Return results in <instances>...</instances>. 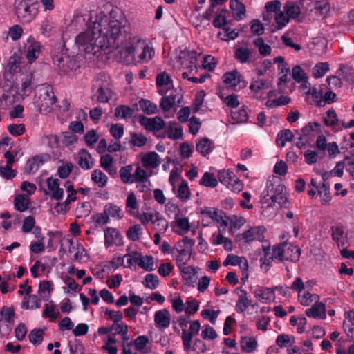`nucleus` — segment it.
Returning a JSON list of instances; mask_svg holds the SVG:
<instances>
[{
	"instance_id": "19",
	"label": "nucleus",
	"mask_w": 354,
	"mask_h": 354,
	"mask_svg": "<svg viewBox=\"0 0 354 354\" xmlns=\"http://www.w3.org/2000/svg\"><path fill=\"white\" fill-rule=\"evenodd\" d=\"M230 8L236 20L240 21L245 17V6L239 0H231Z\"/></svg>"
},
{
	"instance_id": "7",
	"label": "nucleus",
	"mask_w": 354,
	"mask_h": 354,
	"mask_svg": "<svg viewBox=\"0 0 354 354\" xmlns=\"http://www.w3.org/2000/svg\"><path fill=\"white\" fill-rule=\"evenodd\" d=\"M15 8L16 15L21 22L27 24L33 19L34 14L32 13L28 0H15Z\"/></svg>"
},
{
	"instance_id": "12",
	"label": "nucleus",
	"mask_w": 354,
	"mask_h": 354,
	"mask_svg": "<svg viewBox=\"0 0 354 354\" xmlns=\"http://www.w3.org/2000/svg\"><path fill=\"white\" fill-rule=\"evenodd\" d=\"M266 228L263 226L252 227L245 230L241 236L246 243L254 241H262L264 239Z\"/></svg>"
},
{
	"instance_id": "35",
	"label": "nucleus",
	"mask_w": 354,
	"mask_h": 354,
	"mask_svg": "<svg viewBox=\"0 0 354 354\" xmlns=\"http://www.w3.org/2000/svg\"><path fill=\"white\" fill-rule=\"evenodd\" d=\"M43 163L44 160L41 156H35L31 160L27 161L25 166L26 171L29 174H34L39 169Z\"/></svg>"
},
{
	"instance_id": "49",
	"label": "nucleus",
	"mask_w": 354,
	"mask_h": 354,
	"mask_svg": "<svg viewBox=\"0 0 354 354\" xmlns=\"http://www.w3.org/2000/svg\"><path fill=\"white\" fill-rule=\"evenodd\" d=\"M91 220L92 223L93 224L95 228H97L99 227H101L102 225H104L107 224L110 218H108V216L106 215L104 212L101 213H97L95 214H93L91 217Z\"/></svg>"
},
{
	"instance_id": "63",
	"label": "nucleus",
	"mask_w": 354,
	"mask_h": 354,
	"mask_svg": "<svg viewBox=\"0 0 354 354\" xmlns=\"http://www.w3.org/2000/svg\"><path fill=\"white\" fill-rule=\"evenodd\" d=\"M150 176L151 174H149L146 170L138 165L133 172L134 183H136V181H147Z\"/></svg>"
},
{
	"instance_id": "2",
	"label": "nucleus",
	"mask_w": 354,
	"mask_h": 354,
	"mask_svg": "<svg viewBox=\"0 0 354 354\" xmlns=\"http://www.w3.org/2000/svg\"><path fill=\"white\" fill-rule=\"evenodd\" d=\"M103 38L94 28V21H93V25L88 30L77 36L75 44L79 50L85 53L96 55L101 50L105 48L104 39Z\"/></svg>"
},
{
	"instance_id": "10",
	"label": "nucleus",
	"mask_w": 354,
	"mask_h": 354,
	"mask_svg": "<svg viewBox=\"0 0 354 354\" xmlns=\"http://www.w3.org/2000/svg\"><path fill=\"white\" fill-rule=\"evenodd\" d=\"M123 245V239L120 233L115 228L106 227L104 230V245L109 248L113 245Z\"/></svg>"
},
{
	"instance_id": "9",
	"label": "nucleus",
	"mask_w": 354,
	"mask_h": 354,
	"mask_svg": "<svg viewBox=\"0 0 354 354\" xmlns=\"http://www.w3.org/2000/svg\"><path fill=\"white\" fill-rule=\"evenodd\" d=\"M140 124L149 131H158L165 127V122L161 117L147 118L141 115L139 118Z\"/></svg>"
},
{
	"instance_id": "24",
	"label": "nucleus",
	"mask_w": 354,
	"mask_h": 354,
	"mask_svg": "<svg viewBox=\"0 0 354 354\" xmlns=\"http://www.w3.org/2000/svg\"><path fill=\"white\" fill-rule=\"evenodd\" d=\"M104 212L109 218L120 220L123 217L122 209L113 203H109L104 207Z\"/></svg>"
},
{
	"instance_id": "50",
	"label": "nucleus",
	"mask_w": 354,
	"mask_h": 354,
	"mask_svg": "<svg viewBox=\"0 0 354 354\" xmlns=\"http://www.w3.org/2000/svg\"><path fill=\"white\" fill-rule=\"evenodd\" d=\"M15 209L19 212H24L28 208L29 200L25 195H18L14 200Z\"/></svg>"
},
{
	"instance_id": "5",
	"label": "nucleus",
	"mask_w": 354,
	"mask_h": 354,
	"mask_svg": "<svg viewBox=\"0 0 354 354\" xmlns=\"http://www.w3.org/2000/svg\"><path fill=\"white\" fill-rule=\"evenodd\" d=\"M300 254V249L291 243L284 242L273 247L274 257L280 261L297 262L299 259Z\"/></svg>"
},
{
	"instance_id": "62",
	"label": "nucleus",
	"mask_w": 354,
	"mask_h": 354,
	"mask_svg": "<svg viewBox=\"0 0 354 354\" xmlns=\"http://www.w3.org/2000/svg\"><path fill=\"white\" fill-rule=\"evenodd\" d=\"M177 196L183 201H186L190 197L189 188L187 183L184 180H181V184L178 189Z\"/></svg>"
},
{
	"instance_id": "28",
	"label": "nucleus",
	"mask_w": 354,
	"mask_h": 354,
	"mask_svg": "<svg viewBox=\"0 0 354 354\" xmlns=\"http://www.w3.org/2000/svg\"><path fill=\"white\" fill-rule=\"evenodd\" d=\"M119 176L121 181L124 184L134 183L133 165H127L122 167L119 171Z\"/></svg>"
},
{
	"instance_id": "32",
	"label": "nucleus",
	"mask_w": 354,
	"mask_h": 354,
	"mask_svg": "<svg viewBox=\"0 0 354 354\" xmlns=\"http://www.w3.org/2000/svg\"><path fill=\"white\" fill-rule=\"evenodd\" d=\"M183 281H185V283L190 284L194 282L195 281V275L197 273V268H193L190 266L178 267Z\"/></svg>"
},
{
	"instance_id": "11",
	"label": "nucleus",
	"mask_w": 354,
	"mask_h": 354,
	"mask_svg": "<svg viewBox=\"0 0 354 354\" xmlns=\"http://www.w3.org/2000/svg\"><path fill=\"white\" fill-rule=\"evenodd\" d=\"M285 187L282 185L270 184L268 186L267 195L270 196L272 202L282 205L287 201L286 194L283 193Z\"/></svg>"
},
{
	"instance_id": "27",
	"label": "nucleus",
	"mask_w": 354,
	"mask_h": 354,
	"mask_svg": "<svg viewBox=\"0 0 354 354\" xmlns=\"http://www.w3.org/2000/svg\"><path fill=\"white\" fill-rule=\"evenodd\" d=\"M155 51L153 47L150 46L145 40H143V48L137 59V64H144L149 62L154 56Z\"/></svg>"
},
{
	"instance_id": "58",
	"label": "nucleus",
	"mask_w": 354,
	"mask_h": 354,
	"mask_svg": "<svg viewBox=\"0 0 354 354\" xmlns=\"http://www.w3.org/2000/svg\"><path fill=\"white\" fill-rule=\"evenodd\" d=\"M44 333V330L41 329L32 330L28 335L30 342L35 346L40 345L43 341Z\"/></svg>"
},
{
	"instance_id": "22",
	"label": "nucleus",
	"mask_w": 354,
	"mask_h": 354,
	"mask_svg": "<svg viewBox=\"0 0 354 354\" xmlns=\"http://www.w3.org/2000/svg\"><path fill=\"white\" fill-rule=\"evenodd\" d=\"M213 148L212 141L206 137L198 139L196 145V151L203 156L211 153Z\"/></svg>"
},
{
	"instance_id": "39",
	"label": "nucleus",
	"mask_w": 354,
	"mask_h": 354,
	"mask_svg": "<svg viewBox=\"0 0 354 354\" xmlns=\"http://www.w3.org/2000/svg\"><path fill=\"white\" fill-rule=\"evenodd\" d=\"M298 298L300 304L304 306H310L313 302L317 303L319 300V296L317 294H311L305 292L304 294H298Z\"/></svg>"
},
{
	"instance_id": "34",
	"label": "nucleus",
	"mask_w": 354,
	"mask_h": 354,
	"mask_svg": "<svg viewBox=\"0 0 354 354\" xmlns=\"http://www.w3.org/2000/svg\"><path fill=\"white\" fill-rule=\"evenodd\" d=\"M151 224L152 228L158 232H165L168 228L167 221L157 212Z\"/></svg>"
},
{
	"instance_id": "52",
	"label": "nucleus",
	"mask_w": 354,
	"mask_h": 354,
	"mask_svg": "<svg viewBox=\"0 0 354 354\" xmlns=\"http://www.w3.org/2000/svg\"><path fill=\"white\" fill-rule=\"evenodd\" d=\"M317 192L322 196V203L326 205L330 200V186L328 183H322V186L319 187Z\"/></svg>"
},
{
	"instance_id": "45",
	"label": "nucleus",
	"mask_w": 354,
	"mask_h": 354,
	"mask_svg": "<svg viewBox=\"0 0 354 354\" xmlns=\"http://www.w3.org/2000/svg\"><path fill=\"white\" fill-rule=\"evenodd\" d=\"M138 265L146 271H152L154 270L153 259L151 256L143 257L140 253H139Z\"/></svg>"
},
{
	"instance_id": "14",
	"label": "nucleus",
	"mask_w": 354,
	"mask_h": 354,
	"mask_svg": "<svg viewBox=\"0 0 354 354\" xmlns=\"http://www.w3.org/2000/svg\"><path fill=\"white\" fill-rule=\"evenodd\" d=\"M141 161L143 167L145 169L156 168L160 164V158L155 151H150L142 156Z\"/></svg>"
},
{
	"instance_id": "40",
	"label": "nucleus",
	"mask_w": 354,
	"mask_h": 354,
	"mask_svg": "<svg viewBox=\"0 0 354 354\" xmlns=\"http://www.w3.org/2000/svg\"><path fill=\"white\" fill-rule=\"evenodd\" d=\"M52 284L48 281H44L39 283L38 294L44 300L48 301L53 290Z\"/></svg>"
},
{
	"instance_id": "41",
	"label": "nucleus",
	"mask_w": 354,
	"mask_h": 354,
	"mask_svg": "<svg viewBox=\"0 0 354 354\" xmlns=\"http://www.w3.org/2000/svg\"><path fill=\"white\" fill-rule=\"evenodd\" d=\"M253 44L258 48L261 55L266 57L270 55L272 48L268 44H265L263 38L258 37L255 39L253 41Z\"/></svg>"
},
{
	"instance_id": "20",
	"label": "nucleus",
	"mask_w": 354,
	"mask_h": 354,
	"mask_svg": "<svg viewBox=\"0 0 354 354\" xmlns=\"http://www.w3.org/2000/svg\"><path fill=\"white\" fill-rule=\"evenodd\" d=\"M29 45L27 47L26 58L29 63L34 62L39 55L41 44L34 39H28Z\"/></svg>"
},
{
	"instance_id": "61",
	"label": "nucleus",
	"mask_w": 354,
	"mask_h": 354,
	"mask_svg": "<svg viewBox=\"0 0 354 354\" xmlns=\"http://www.w3.org/2000/svg\"><path fill=\"white\" fill-rule=\"evenodd\" d=\"M42 145H48L51 149L57 148L59 145L58 137L55 135H46L41 138Z\"/></svg>"
},
{
	"instance_id": "25",
	"label": "nucleus",
	"mask_w": 354,
	"mask_h": 354,
	"mask_svg": "<svg viewBox=\"0 0 354 354\" xmlns=\"http://www.w3.org/2000/svg\"><path fill=\"white\" fill-rule=\"evenodd\" d=\"M254 294L259 301L265 302H270L275 298L273 287L256 289Z\"/></svg>"
},
{
	"instance_id": "57",
	"label": "nucleus",
	"mask_w": 354,
	"mask_h": 354,
	"mask_svg": "<svg viewBox=\"0 0 354 354\" xmlns=\"http://www.w3.org/2000/svg\"><path fill=\"white\" fill-rule=\"evenodd\" d=\"M329 71L327 62H319L313 68V75L315 78L323 77Z\"/></svg>"
},
{
	"instance_id": "64",
	"label": "nucleus",
	"mask_w": 354,
	"mask_h": 354,
	"mask_svg": "<svg viewBox=\"0 0 354 354\" xmlns=\"http://www.w3.org/2000/svg\"><path fill=\"white\" fill-rule=\"evenodd\" d=\"M284 10L287 16L289 17L295 18L298 17L300 13L299 7L289 1L286 3Z\"/></svg>"
},
{
	"instance_id": "31",
	"label": "nucleus",
	"mask_w": 354,
	"mask_h": 354,
	"mask_svg": "<svg viewBox=\"0 0 354 354\" xmlns=\"http://www.w3.org/2000/svg\"><path fill=\"white\" fill-rule=\"evenodd\" d=\"M252 50L247 47H238L234 49V57L241 64L247 63L250 61Z\"/></svg>"
},
{
	"instance_id": "46",
	"label": "nucleus",
	"mask_w": 354,
	"mask_h": 354,
	"mask_svg": "<svg viewBox=\"0 0 354 354\" xmlns=\"http://www.w3.org/2000/svg\"><path fill=\"white\" fill-rule=\"evenodd\" d=\"M333 239L338 244H344L345 237L344 230L341 225L331 227L330 229Z\"/></svg>"
},
{
	"instance_id": "13",
	"label": "nucleus",
	"mask_w": 354,
	"mask_h": 354,
	"mask_svg": "<svg viewBox=\"0 0 354 354\" xmlns=\"http://www.w3.org/2000/svg\"><path fill=\"white\" fill-rule=\"evenodd\" d=\"M154 322L157 328L165 329L168 328L171 322V315L167 309H162L154 314Z\"/></svg>"
},
{
	"instance_id": "6",
	"label": "nucleus",
	"mask_w": 354,
	"mask_h": 354,
	"mask_svg": "<svg viewBox=\"0 0 354 354\" xmlns=\"http://www.w3.org/2000/svg\"><path fill=\"white\" fill-rule=\"evenodd\" d=\"M53 60L60 73L68 74L78 67L75 59L65 54L56 55Z\"/></svg>"
},
{
	"instance_id": "18",
	"label": "nucleus",
	"mask_w": 354,
	"mask_h": 354,
	"mask_svg": "<svg viewBox=\"0 0 354 354\" xmlns=\"http://www.w3.org/2000/svg\"><path fill=\"white\" fill-rule=\"evenodd\" d=\"M305 313L308 317L315 319H325L326 316L325 305L321 302L315 303L311 308L306 309Z\"/></svg>"
},
{
	"instance_id": "42",
	"label": "nucleus",
	"mask_w": 354,
	"mask_h": 354,
	"mask_svg": "<svg viewBox=\"0 0 354 354\" xmlns=\"http://www.w3.org/2000/svg\"><path fill=\"white\" fill-rule=\"evenodd\" d=\"M330 9L329 3L325 0L317 2L315 7L316 15L322 17L323 19H325L328 15Z\"/></svg>"
},
{
	"instance_id": "36",
	"label": "nucleus",
	"mask_w": 354,
	"mask_h": 354,
	"mask_svg": "<svg viewBox=\"0 0 354 354\" xmlns=\"http://www.w3.org/2000/svg\"><path fill=\"white\" fill-rule=\"evenodd\" d=\"M293 133L289 129H283L280 131L276 138V143L277 146L283 147L287 142H290L293 139Z\"/></svg>"
},
{
	"instance_id": "26",
	"label": "nucleus",
	"mask_w": 354,
	"mask_h": 354,
	"mask_svg": "<svg viewBox=\"0 0 354 354\" xmlns=\"http://www.w3.org/2000/svg\"><path fill=\"white\" fill-rule=\"evenodd\" d=\"M250 306H252V301L247 297V292L245 290H241L235 306L236 311L239 313H243Z\"/></svg>"
},
{
	"instance_id": "17",
	"label": "nucleus",
	"mask_w": 354,
	"mask_h": 354,
	"mask_svg": "<svg viewBox=\"0 0 354 354\" xmlns=\"http://www.w3.org/2000/svg\"><path fill=\"white\" fill-rule=\"evenodd\" d=\"M138 110L137 104H135L133 107L127 105H119L115 107L114 115L118 119L127 120L132 117L135 111Z\"/></svg>"
},
{
	"instance_id": "1",
	"label": "nucleus",
	"mask_w": 354,
	"mask_h": 354,
	"mask_svg": "<svg viewBox=\"0 0 354 354\" xmlns=\"http://www.w3.org/2000/svg\"><path fill=\"white\" fill-rule=\"evenodd\" d=\"M108 17L104 12L96 16L94 21V28L98 32L101 37H104L105 48L113 43L120 35L125 32V25L120 19H115L112 16Z\"/></svg>"
},
{
	"instance_id": "54",
	"label": "nucleus",
	"mask_w": 354,
	"mask_h": 354,
	"mask_svg": "<svg viewBox=\"0 0 354 354\" xmlns=\"http://www.w3.org/2000/svg\"><path fill=\"white\" fill-rule=\"evenodd\" d=\"M227 10L222 9L219 11V12L214 17L212 24L214 27L217 28H223L224 26L227 24Z\"/></svg>"
},
{
	"instance_id": "44",
	"label": "nucleus",
	"mask_w": 354,
	"mask_h": 354,
	"mask_svg": "<svg viewBox=\"0 0 354 354\" xmlns=\"http://www.w3.org/2000/svg\"><path fill=\"white\" fill-rule=\"evenodd\" d=\"M232 118L236 124L246 123L248 120V114L245 106L238 111L232 112Z\"/></svg>"
},
{
	"instance_id": "51",
	"label": "nucleus",
	"mask_w": 354,
	"mask_h": 354,
	"mask_svg": "<svg viewBox=\"0 0 354 354\" xmlns=\"http://www.w3.org/2000/svg\"><path fill=\"white\" fill-rule=\"evenodd\" d=\"M142 234V227L136 224L129 227L127 232V236L129 240L137 241L140 239Z\"/></svg>"
},
{
	"instance_id": "29",
	"label": "nucleus",
	"mask_w": 354,
	"mask_h": 354,
	"mask_svg": "<svg viewBox=\"0 0 354 354\" xmlns=\"http://www.w3.org/2000/svg\"><path fill=\"white\" fill-rule=\"evenodd\" d=\"M242 76L237 71L225 73L223 76V82L232 87H235L240 84Z\"/></svg>"
},
{
	"instance_id": "38",
	"label": "nucleus",
	"mask_w": 354,
	"mask_h": 354,
	"mask_svg": "<svg viewBox=\"0 0 354 354\" xmlns=\"http://www.w3.org/2000/svg\"><path fill=\"white\" fill-rule=\"evenodd\" d=\"M127 211L131 216L136 215V210L138 209V205L134 192H131L128 194L125 201Z\"/></svg>"
},
{
	"instance_id": "3",
	"label": "nucleus",
	"mask_w": 354,
	"mask_h": 354,
	"mask_svg": "<svg viewBox=\"0 0 354 354\" xmlns=\"http://www.w3.org/2000/svg\"><path fill=\"white\" fill-rule=\"evenodd\" d=\"M57 102L53 87L50 85L43 84L37 91L34 102L35 107L41 113H48L53 109Z\"/></svg>"
},
{
	"instance_id": "37",
	"label": "nucleus",
	"mask_w": 354,
	"mask_h": 354,
	"mask_svg": "<svg viewBox=\"0 0 354 354\" xmlns=\"http://www.w3.org/2000/svg\"><path fill=\"white\" fill-rule=\"evenodd\" d=\"M141 110L147 115H152L158 113V106L146 99H141L138 102Z\"/></svg>"
},
{
	"instance_id": "43",
	"label": "nucleus",
	"mask_w": 354,
	"mask_h": 354,
	"mask_svg": "<svg viewBox=\"0 0 354 354\" xmlns=\"http://www.w3.org/2000/svg\"><path fill=\"white\" fill-rule=\"evenodd\" d=\"M294 343L295 337L285 333L279 335L276 339V344L280 348L292 346Z\"/></svg>"
},
{
	"instance_id": "53",
	"label": "nucleus",
	"mask_w": 354,
	"mask_h": 354,
	"mask_svg": "<svg viewBox=\"0 0 354 354\" xmlns=\"http://www.w3.org/2000/svg\"><path fill=\"white\" fill-rule=\"evenodd\" d=\"M199 183L201 185L212 188L216 187L218 184V181L214 174L209 172L204 173Z\"/></svg>"
},
{
	"instance_id": "23",
	"label": "nucleus",
	"mask_w": 354,
	"mask_h": 354,
	"mask_svg": "<svg viewBox=\"0 0 354 354\" xmlns=\"http://www.w3.org/2000/svg\"><path fill=\"white\" fill-rule=\"evenodd\" d=\"M165 133L167 137L171 140H177L182 137L183 129L178 124L174 121H170L166 127Z\"/></svg>"
},
{
	"instance_id": "56",
	"label": "nucleus",
	"mask_w": 354,
	"mask_h": 354,
	"mask_svg": "<svg viewBox=\"0 0 354 354\" xmlns=\"http://www.w3.org/2000/svg\"><path fill=\"white\" fill-rule=\"evenodd\" d=\"M58 315L59 312L56 309V306L53 301H50L49 303L45 304L44 310L43 311V317L46 318L48 317L55 320Z\"/></svg>"
},
{
	"instance_id": "59",
	"label": "nucleus",
	"mask_w": 354,
	"mask_h": 354,
	"mask_svg": "<svg viewBox=\"0 0 354 354\" xmlns=\"http://www.w3.org/2000/svg\"><path fill=\"white\" fill-rule=\"evenodd\" d=\"M144 286L151 290L156 289L159 285V279L157 275L153 274H147L145 277L143 281Z\"/></svg>"
},
{
	"instance_id": "47",
	"label": "nucleus",
	"mask_w": 354,
	"mask_h": 354,
	"mask_svg": "<svg viewBox=\"0 0 354 354\" xmlns=\"http://www.w3.org/2000/svg\"><path fill=\"white\" fill-rule=\"evenodd\" d=\"M91 180L97 184L99 187H104L107 183L108 178L102 171L95 169L91 174Z\"/></svg>"
},
{
	"instance_id": "55",
	"label": "nucleus",
	"mask_w": 354,
	"mask_h": 354,
	"mask_svg": "<svg viewBox=\"0 0 354 354\" xmlns=\"http://www.w3.org/2000/svg\"><path fill=\"white\" fill-rule=\"evenodd\" d=\"M271 86V84L266 80L258 79L252 81L250 86V89L254 92H259L263 89H268Z\"/></svg>"
},
{
	"instance_id": "4",
	"label": "nucleus",
	"mask_w": 354,
	"mask_h": 354,
	"mask_svg": "<svg viewBox=\"0 0 354 354\" xmlns=\"http://www.w3.org/2000/svg\"><path fill=\"white\" fill-rule=\"evenodd\" d=\"M194 243V241L189 237H185L176 243L172 249V255L178 267H183L189 262Z\"/></svg>"
},
{
	"instance_id": "30",
	"label": "nucleus",
	"mask_w": 354,
	"mask_h": 354,
	"mask_svg": "<svg viewBox=\"0 0 354 354\" xmlns=\"http://www.w3.org/2000/svg\"><path fill=\"white\" fill-rule=\"evenodd\" d=\"M239 266L242 269H248V262L244 258L239 257L232 254H228L223 262L224 266Z\"/></svg>"
},
{
	"instance_id": "48",
	"label": "nucleus",
	"mask_w": 354,
	"mask_h": 354,
	"mask_svg": "<svg viewBox=\"0 0 354 354\" xmlns=\"http://www.w3.org/2000/svg\"><path fill=\"white\" fill-rule=\"evenodd\" d=\"M337 73L349 83H354V69L351 67L342 65L338 69Z\"/></svg>"
},
{
	"instance_id": "16",
	"label": "nucleus",
	"mask_w": 354,
	"mask_h": 354,
	"mask_svg": "<svg viewBox=\"0 0 354 354\" xmlns=\"http://www.w3.org/2000/svg\"><path fill=\"white\" fill-rule=\"evenodd\" d=\"M48 189L51 193V198L53 199L59 201L61 200L64 195V190L59 187V180L53 177L47 179Z\"/></svg>"
},
{
	"instance_id": "33",
	"label": "nucleus",
	"mask_w": 354,
	"mask_h": 354,
	"mask_svg": "<svg viewBox=\"0 0 354 354\" xmlns=\"http://www.w3.org/2000/svg\"><path fill=\"white\" fill-rule=\"evenodd\" d=\"M41 306V301L36 295H29L23 298L21 306L24 309H37Z\"/></svg>"
},
{
	"instance_id": "8",
	"label": "nucleus",
	"mask_w": 354,
	"mask_h": 354,
	"mask_svg": "<svg viewBox=\"0 0 354 354\" xmlns=\"http://www.w3.org/2000/svg\"><path fill=\"white\" fill-rule=\"evenodd\" d=\"M183 95L176 90H171L169 95L163 96L160 101V107L164 111H169L174 106L180 104Z\"/></svg>"
},
{
	"instance_id": "21",
	"label": "nucleus",
	"mask_w": 354,
	"mask_h": 354,
	"mask_svg": "<svg viewBox=\"0 0 354 354\" xmlns=\"http://www.w3.org/2000/svg\"><path fill=\"white\" fill-rule=\"evenodd\" d=\"M78 165L84 169H90L94 165V161L91 154L86 149H81L78 153Z\"/></svg>"
},
{
	"instance_id": "60",
	"label": "nucleus",
	"mask_w": 354,
	"mask_h": 354,
	"mask_svg": "<svg viewBox=\"0 0 354 354\" xmlns=\"http://www.w3.org/2000/svg\"><path fill=\"white\" fill-rule=\"evenodd\" d=\"M257 345V341L250 337H245L241 339V347L245 352L250 353L253 351L256 348Z\"/></svg>"
},
{
	"instance_id": "15",
	"label": "nucleus",
	"mask_w": 354,
	"mask_h": 354,
	"mask_svg": "<svg viewBox=\"0 0 354 354\" xmlns=\"http://www.w3.org/2000/svg\"><path fill=\"white\" fill-rule=\"evenodd\" d=\"M143 48V41L138 39H133L130 45L125 48V53L128 56L131 57L132 59L137 64V59Z\"/></svg>"
}]
</instances>
